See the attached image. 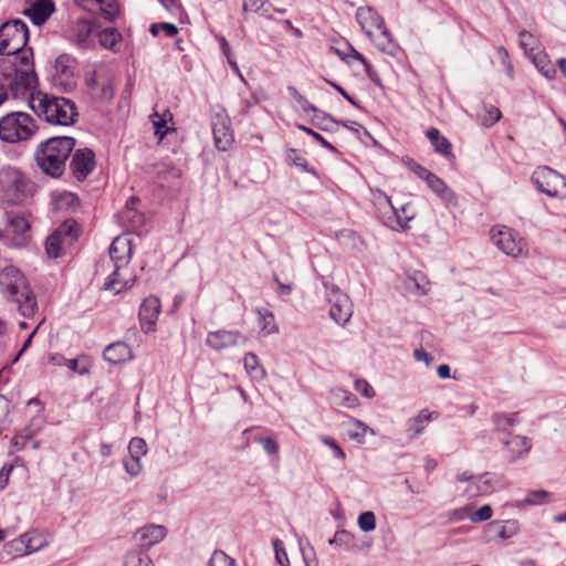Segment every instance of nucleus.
I'll list each match as a JSON object with an SVG mask.
<instances>
[{
	"label": "nucleus",
	"mask_w": 566,
	"mask_h": 566,
	"mask_svg": "<svg viewBox=\"0 0 566 566\" xmlns=\"http://www.w3.org/2000/svg\"><path fill=\"white\" fill-rule=\"evenodd\" d=\"M326 300L331 304L329 316L340 326H345L353 315V304L347 294L335 284L324 283Z\"/></svg>",
	"instance_id": "nucleus-14"
},
{
	"label": "nucleus",
	"mask_w": 566,
	"mask_h": 566,
	"mask_svg": "<svg viewBox=\"0 0 566 566\" xmlns=\"http://www.w3.org/2000/svg\"><path fill=\"white\" fill-rule=\"evenodd\" d=\"M484 109H485V114L481 118V124L483 126L491 127L501 119L502 114L497 107L490 105V106H485Z\"/></svg>",
	"instance_id": "nucleus-48"
},
{
	"label": "nucleus",
	"mask_w": 566,
	"mask_h": 566,
	"mask_svg": "<svg viewBox=\"0 0 566 566\" xmlns=\"http://www.w3.org/2000/svg\"><path fill=\"white\" fill-rule=\"evenodd\" d=\"M33 184L17 168L0 169V190L9 205H20L32 196Z\"/></svg>",
	"instance_id": "nucleus-6"
},
{
	"label": "nucleus",
	"mask_w": 566,
	"mask_h": 566,
	"mask_svg": "<svg viewBox=\"0 0 566 566\" xmlns=\"http://www.w3.org/2000/svg\"><path fill=\"white\" fill-rule=\"evenodd\" d=\"M83 10L99 15L107 21H113L119 13L116 0H74Z\"/></svg>",
	"instance_id": "nucleus-19"
},
{
	"label": "nucleus",
	"mask_w": 566,
	"mask_h": 566,
	"mask_svg": "<svg viewBox=\"0 0 566 566\" xmlns=\"http://www.w3.org/2000/svg\"><path fill=\"white\" fill-rule=\"evenodd\" d=\"M109 260L114 265L113 272L107 276L104 289L119 293L129 287L127 282L122 276L120 271L128 265L132 254L133 245L132 240L127 235L116 237L111 243Z\"/></svg>",
	"instance_id": "nucleus-5"
},
{
	"label": "nucleus",
	"mask_w": 566,
	"mask_h": 566,
	"mask_svg": "<svg viewBox=\"0 0 566 566\" xmlns=\"http://www.w3.org/2000/svg\"><path fill=\"white\" fill-rule=\"evenodd\" d=\"M497 53H499V55L503 60V63L505 65V72H506L507 76L513 78L514 70H513L512 63L509 61V53H507V51L503 46H500L497 49Z\"/></svg>",
	"instance_id": "nucleus-61"
},
{
	"label": "nucleus",
	"mask_w": 566,
	"mask_h": 566,
	"mask_svg": "<svg viewBox=\"0 0 566 566\" xmlns=\"http://www.w3.org/2000/svg\"><path fill=\"white\" fill-rule=\"evenodd\" d=\"M356 389L361 392L365 397H373L375 395L374 389L370 387V385L365 380H357L356 381Z\"/></svg>",
	"instance_id": "nucleus-64"
},
{
	"label": "nucleus",
	"mask_w": 566,
	"mask_h": 566,
	"mask_svg": "<svg viewBox=\"0 0 566 566\" xmlns=\"http://www.w3.org/2000/svg\"><path fill=\"white\" fill-rule=\"evenodd\" d=\"M124 467L126 472L130 476H137L142 472V462L140 458L129 455V458L124 460Z\"/></svg>",
	"instance_id": "nucleus-53"
},
{
	"label": "nucleus",
	"mask_w": 566,
	"mask_h": 566,
	"mask_svg": "<svg viewBox=\"0 0 566 566\" xmlns=\"http://www.w3.org/2000/svg\"><path fill=\"white\" fill-rule=\"evenodd\" d=\"M413 357L417 361H423L427 366H430L434 360L433 356L423 348L415 349Z\"/></svg>",
	"instance_id": "nucleus-62"
},
{
	"label": "nucleus",
	"mask_w": 566,
	"mask_h": 566,
	"mask_svg": "<svg viewBox=\"0 0 566 566\" xmlns=\"http://www.w3.org/2000/svg\"><path fill=\"white\" fill-rule=\"evenodd\" d=\"M36 130L34 119L27 113L13 112L0 119V139L19 143L30 139Z\"/></svg>",
	"instance_id": "nucleus-7"
},
{
	"label": "nucleus",
	"mask_w": 566,
	"mask_h": 566,
	"mask_svg": "<svg viewBox=\"0 0 566 566\" xmlns=\"http://www.w3.org/2000/svg\"><path fill=\"white\" fill-rule=\"evenodd\" d=\"M518 412L505 413L495 412L492 415V421L496 431L509 432L517 423Z\"/></svg>",
	"instance_id": "nucleus-36"
},
{
	"label": "nucleus",
	"mask_w": 566,
	"mask_h": 566,
	"mask_svg": "<svg viewBox=\"0 0 566 566\" xmlns=\"http://www.w3.org/2000/svg\"><path fill=\"white\" fill-rule=\"evenodd\" d=\"M129 455L143 457L147 453V446L144 439L135 437L129 441L128 444Z\"/></svg>",
	"instance_id": "nucleus-51"
},
{
	"label": "nucleus",
	"mask_w": 566,
	"mask_h": 566,
	"mask_svg": "<svg viewBox=\"0 0 566 566\" xmlns=\"http://www.w3.org/2000/svg\"><path fill=\"white\" fill-rule=\"evenodd\" d=\"M99 44L105 48L113 50L114 46L120 40V33L114 28H107L101 32L96 33Z\"/></svg>",
	"instance_id": "nucleus-40"
},
{
	"label": "nucleus",
	"mask_w": 566,
	"mask_h": 566,
	"mask_svg": "<svg viewBox=\"0 0 566 566\" xmlns=\"http://www.w3.org/2000/svg\"><path fill=\"white\" fill-rule=\"evenodd\" d=\"M434 412L422 409L416 417L408 420L407 431L411 438H415L423 432L428 423L431 421V417Z\"/></svg>",
	"instance_id": "nucleus-31"
},
{
	"label": "nucleus",
	"mask_w": 566,
	"mask_h": 566,
	"mask_svg": "<svg viewBox=\"0 0 566 566\" xmlns=\"http://www.w3.org/2000/svg\"><path fill=\"white\" fill-rule=\"evenodd\" d=\"M491 517H492V507L486 504V505L481 506L476 511H474L471 514L470 520L473 523H480V522L488 521Z\"/></svg>",
	"instance_id": "nucleus-56"
},
{
	"label": "nucleus",
	"mask_w": 566,
	"mask_h": 566,
	"mask_svg": "<svg viewBox=\"0 0 566 566\" xmlns=\"http://www.w3.org/2000/svg\"><path fill=\"white\" fill-rule=\"evenodd\" d=\"M75 144L76 140L69 136L51 137L40 143L34 153L38 167L52 178L61 177Z\"/></svg>",
	"instance_id": "nucleus-3"
},
{
	"label": "nucleus",
	"mask_w": 566,
	"mask_h": 566,
	"mask_svg": "<svg viewBox=\"0 0 566 566\" xmlns=\"http://www.w3.org/2000/svg\"><path fill=\"white\" fill-rule=\"evenodd\" d=\"M428 187L447 202H455L457 196L446 182L434 174H430L424 180Z\"/></svg>",
	"instance_id": "nucleus-29"
},
{
	"label": "nucleus",
	"mask_w": 566,
	"mask_h": 566,
	"mask_svg": "<svg viewBox=\"0 0 566 566\" xmlns=\"http://www.w3.org/2000/svg\"><path fill=\"white\" fill-rule=\"evenodd\" d=\"M352 52H353V57L355 60H357L358 62H360L364 66H365V71H366V75L368 76V78L370 81H373L374 83L380 85V80L378 77V74L377 72L374 70V67L367 62V60L365 59V56L363 54H360L359 52H357L356 50L352 49Z\"/></svg>",
	"instance_id": "nucleus-49"
},
{
	"label": "nucleus",
	"mask_w": 566,
	"mask_h": 566,
	"mask_svg": "<svg viewBox=\"0 0 566 566\" xmlns=\"http://www.w3.org/2000/svg\"><path fill=\"white\" fill-rule=\"evenodd\" d=\"M429 281L427 276L421 272H415L408 276L407 286L416 291L419 295H424L429 290Z\"/></svg>",
	"instance_id": "nucleus-41"
},
{
	"label": "nucleus",
	"mask_w": 566,
	"mask_h": 566,
	"mask_svg": "<svg viewBox=\"0 0 566 566\" xmlns=\"http://www.w3.org/2000/svg\"><path fill=\"white\" fill-rule=\"evenodd\" d=\"M356 20L381 51H390L391 39L389 32L385 27L384 19L374 9L370 7L358 8Z\"/></svg>",
	"instance_id": "nucleus-10"
},
{
	"label": "nucleus",
	"mask_w": 566,
	"mask_h": 566,
	"mask_svg": "<svg viewBox=\"0 0 566 566\" xmlns=\"http://www.w3.org/2000/svg\"><path fill=\"white\" fill-rule=\"evenodd\" d=\"M455 481L468 483L463 490V494L469 499H472L494 492L501 482V476L490 472H485L480 475L463 472L455 476Z\"/></svg>",
	"instance_id": "nucleus-12"
},
{
	"label": "nucleus",
	"mask_w": 566,
	"mask_h": 566,
	"mask_svg": "<svg viewBox=\"0 0 566 566\" xmlns=\"http://www.w3.org/2000/svg\"><path fill=\"white\" fill-rule=\"evenodd\" d=\"M4 553L12 558L29 555L21 535L4 545Z\"/></svg>",
	"instance_id": "nucleus-42"
},
{
	"label": "nucleus",
	"mask_w": 566,
	"mask_h": 566,
	"mask_svg": "<svg viewBox=\"0 0 566 566\" xmlns=\"http://www.w3.org/2000/svg\"><path fill=\"white\" fill-rule=\"evenodd\" d=\"M9 227L13 233L23 234L29 229V223L23 217L15 216L10 219Z\"/></svg>",
	"instance_id": "nucleus-55"
},
{
	"label": "nucleus",
	"mask_w": 566,
	"mask_h": 566,
	"mask_svg": "<svg viewBox=\"0 0 566 566\" xmlns=\"http://www.w3.org/2000/svg\"><path fill=\"white\" fill-rule=\"evenodd\" d=\"M54 11L52 0H34L31 1L29 8L23 9V14L28 17L33 24L42 25L51 17Z\"/></svg>",
	"instance_id": "nucleus-23"
},
{
	"label": "nucleus",
	"mask_w": 566,
	"mask_h": 566,
	"mask_svg": "<svg viewBox=\"0 0 566 566\" xmlns=\"http://www.w3.org/2000/svg\"><path fill=\"white\" fill-rule=\"evenodd\" d=\"M549 496V493L545 490L531 491L526 497L517 503V506L522 505H541Z\"/></svg>",
	"instance_id": "nucleus-45"
},
{
	"label": "nucleus",
	"mask_w": 566,
	"mask_h": 566,
	"mask_svg": "<svg viewBox=\"0 0 566 566\" xmlns=\"http://www.w3.org/2000/svg\"><path fill=\"white\" fill-rule=\"evenodd\" d=\"M29 41V30L22 20H11L0 27V54L19 56Z\"/></svg>",
	"instance_id": "nucleus-9"
},
{
	"label": "nucleus",
	"mask_w": 566,
	"mask_h": 566,
	"mask_svg": "<svg viewBox=\"0 0 566 566\" xmlns=\"http://www.w3.org/2000/svg\"><path fill=\"white\" fill-rule=\"evenodd\" d=\"M88 86L92 95L96 98L107 101L111 99L113 96V88L111 84L106 82L99 83L97 78L93 77L90 80Z\"/></svg>",
	"instance_id": "nucleus-39"
},
{
	"label": "nucleus",
	"mask_w": 566,
	"mask_h": 566,
	"mask_svg": "<svg viewBox=\"0 0 566 566\" xmlns=\"http://www.w3.org/2000/svg\"><path fill=\"white\" fill-rule=\"evenodd\" d=\"M29 105L40 118L54 125H71L77 115L72 101L65 97L52 96L40 91L31 95Z\"/></svg>",
	"instance_id": "nucleus-4"
},
{
	"label": "nucleus",
	"mask_w": 566,
	"mask_h": 566,
	"mask_svg": "<svg viewBox=\"0 0 566 566\" xmlns=\"http://www.w3.org/2000/svg\"><path fill=\"white\" fill-rule=\"evenodd\" d=\"M357 524L363 532H371L376 528V516L374 512L366 511L359 514Z\"/></svg>",
	"instance_id": "nucleus-46"
},
{
	"label": "nucleus",
	"mask_w": 566,
	"mask_h": 566,
	"mask_svg": "<svg viewBox=\"0 0 566 566\" xmlns=\"http://www.w3.org/2000/svg\"><path fill=\"white\" fill-rule=\"evenodd\" d=\"M258 315L260 318V325L262 331L266 334H274L277 332V326L274 321V315L269 310H258Z\"/></svg>",
	"instance_id": "nucleus-43"
},
{
	"label": "nucleus",
	"mask_w": 566,
	"mask_h": 566,
	"mask_svg": "<svg viewBox=\"0 0 566 566\" xmlns=\"http://www.w3.org/2000/svg\"><path fill=\"white\" fill-rule=\"evenodd\" d=\"M80 234V226L75 220H66L46 239L45 250L50 258L56 259L64 247H70Z\"/></svg>",
	"instance_id": "nucleus-13"
},
{
	"label": "nucleus",
	"mask_w": 566,
	"mask_h": 566,
	"mask_svg": "<svg viewBox=\"0 0 566 566\" xmlns=\"http://www.w3.org/2000/svg\"><path fill=\"white\" fill-rule=\"evenodd\" d=\"M124 566H154V563L145 552L134 549L126 553Z\"/></svg>",
	"instance_id": "nucleus-37"
},
{
	"label": "nucleus",
	"mask_w": 566,
	"mask_h": 566,
	"mask_svg": "<svg viewBox=\"0 0 566 566\" xmlns=\"http://www.w3.org/2000/svg\"><path fill=\"white\" fill-rule=\"evenodd\" d=\"M0 80L4 82L14 98H31L36 94L35 86L38 77L33 67L31 52H23L22 55L14 56L13 61H0Z\"/></svg>",
	"instance_id": "nucleus-1"
},
{
	"label": "nucleus",
	"mask_w": 566,
	"mask_h": 566,
	"mask_svg": "<svg viewBox=\"0 0 566 566\" xmlns=\"http://www.w3.org/2000/svg\"><path fill=\"white\" fill-rule=\"evenodd\" d=\"M408 167L415 175H417L420 179L423 180H426L427 177L431 174V171H429L427 168L422 167L421 165L413 160L408 161Z\"/></svg>",
	"instance_id": "nucleus-60"
},
{
	"label": "nucleus",
	"mask_w": 566,
	"mask_h": 566,
	"mask_svg": "<svg viewBox=\"0 0 566 566\" xmlns=\"http://www.w3.org/2000/svg\"><path fill=\"white\" fill-rule=\"evenodd\" d=\"M285 160L289 165L295 166L302 171L315 174L314 169L310 167L306 158L295 148H290L286 150Z\"/></svg>",
	"instance_id": "nucleus-38"
},
{
	"label": "nucleus",
	"mask_w": 566,
	"mask_h": 566,
	"mask_svg": "<svg viewBox=\"0 0 566 566\" xmlns=\"http://www.w3.org/2000/svg\"><path fill=\"white\" fill-rule=\"evenodd\" d=\"M66 366L72 371L77 373L80 375H85L88 373V367L85 365L81 366L78 359H76V358L67 359Z\"/></svg>",
	"instance_id": "nucleus-63"
},
{
	"label": "nucleus",
	"mask_w": 566,
	"mask_h": 566,
	"mask_svg": "<svg viewBox=\"0 0 566 566\" xmlns=\"http://www.w3.org/2000/svg\"><path fill=\"white\" fill-rule=\"evenodd\" d=\"M74 60L66 54L60 55L54 63V83L67 84L69 80L73 76Z\"/></svg>",
	"instance_id": "nucleus-28"
},
{
	"label": "nucleus",
	"mask_w": 566,
	"mask_h": 566,
	"mask_svg": "<svg viewBox=\"0 0 566 566\" xmlns=\"http://www.w3.org/2000/svg\"><path fill=\"white\" fill-rule=\"evenodd\" d=\"M296 126L298 129L305 132L307 135H311L315 140L321 143V145L324 148H326L327 150L333 151V153L336 151V148L331 143H328L321 134L314 132L313 129H311L304 125H296Z\"/></svg>",
	"instance_id": "nucleus-57"
},
{
	"label": "nucleus",
	"mask_w": 566,
	"mask_h": 566,
	"mask_svg": "<svg viewBox=\"0 0 566 566\" xmlns=\"http://www.w3.org/2000/svg\"><path fill=\"white\" fill-rule=\"evenodd\" d=\"M240 338H242L244 342L247 340V338L237 331L220 329L208 333L206 343L209 347L216 350H221L231 346H235Z\"/></svg>",
	"instance_id": "nucleus-22"
},
{
	"label": "nucleus",
	"mask_w": 566,
	"mask_h": 566,
	"mask_svg": "<svg viewBox=\"0 0 566 566\" xmlns=\"http://www.w3.org/2000/svg\"><path fill=\"white\" fill-rule=\"evenodd\" d=\"M491 239L494 245L509 256L518 258L527 254L525 240L511 228L504 226L493 227L491 229Z\"/></svg>",
	"instance_id": "nucleus-11"
},
{
	"label": "nucleus",
	"mask_w": 566,
	"mask_h": 566,
	"mask_svg": "<svg viewBox=\"0 0 566 566\" xmlns=\"http://www.w3.org/2000/svg\"><path fill=\"white\" fill-rule=\"evenodd\" d=\"M532 182L541 192L553 198L558 196L560 188H566V177L547 166L538 167L533 172Z\"/></svg>",
	"instance_id": "nucleus-15"
},
{
	"label": "nucleus",
	"mask_w": 566,
	"mask_h": 566,
	"mask_svg": "<svg viewBox=\"0 0 566 566\" xmlns=\"http://www.w3.org/2000/svg\"><path fill=\"white\" fill-rule=\"evenodd\" d=\"M255 441L259 442L260 444H262L264 451L269 454V455H274V454H277L279 452V444L277 442L270 438V437H255Z\"/></svg>",
	"instance_id": "nucleus-54"
},
{
	"label": "nucleus",
	"mask_w": 566,
	"mask_h": 566,
	"mask_svg": "<svg viewBox=\"0 0 566 566\" xmlns=\"http://www.w3.org/2000/svg\"><path fill=\"white\" fill-rule=\"evenodd\" d=\"M504 446L507 448L510 460L515 461L531 451L532 441L525 436H513L504 441Z\"/></svg>",
	"instance_id": "nucleus-26"
},
{
	"label": "nucleus",
	"mask_w": 566,
	"mask_h": 566,
	"mask_svg": "<svg viewBox=\"0 0 566 566\" xmlns=\"http://www.w3.org/2000/svg\"><path fill=\"white\" fill-rule=\"evenodd\" d=\"M124 218L130 222L132 227H140L144 224L145 221L144 214L137 211L136 208L133 211H130V213H128L127 210H125Z\"/></svg>",
	"instance_id": "nucleus-59"
},
{
	"label": "nucleus",
	"mask_w": 566,
	"mask_h": 566,
	"mask_svg": "<svg viewBox=\"0 0 566 566\" xmlns=\"http://www.w3.org/2000/svg\"><path fill=\"white\" fill-rule=\"evenodd\" d=\"M103 356L111 364H120L132 359L133 357L130 347L123 342H116L108 345L105 348Z\"/></svg>",
	"instance_id": "nucleus-27"
},
{
	"label": "nucleus",
	"mask_w": 566,
	"mask_h": 566,
	"mask_svg": "<svg viewBox=\"0 0 566 566\" xmlns=\"http://www.w3.org/2000/svg\"><path fill=\"white\" fill-rule=\"evenodd\" d=\"M353 541V535L343 530L337 531L332 539H329V545H345L348 546L349 543Z\"/></svg>",
	"instance_id": "nucleus-58"
},
{
	"label": "nucleus",
	"mask_w": 566,
	"mask_h": 566,
	"mask_svg": "<svg viewBox=\"0 0 566 566\" xmlns=\"http://www.w3.org/2000/svg\"><path fill=\"white\" fill-rule=\"evenodd\" d=\"M211 125L216 147L227 151L234 142L229 117L223 111L218 112L213 115Z\"/></svg>",
	"instance_id": "nucleus-17"
},
{
	"label": "nucleus",
	"mask_w": 566,
	"mask_h": 566,
	"mask_svg": "<svg viewBox=\"0 0 566 566\" xmlns=\"http://www.w3.org/2000/svg\"><path fill=\"white\" fill-rule=\"evenodd\" d=\"M297 106L304 112H313L314 113V120H317V125L322 129H327L326 122H329L331 124H335V120L327 115L326 113L319 111L316 106L311 104L305 96H302L298 102H296Z\"/></svg>",
	"instance_id": "nucleus-34"
},
{
	"label": "nucleus",
	"mask_w": 566,
	"mask_h": 566,
	"mask_svg": "<svg viewBox=\"0 0 566 566\" xmlns=\"http://www.w3.org/2000/svg\"><path fill=\"white\" fill-rule=\"evenodd\" d=\"M209 566H235V560L224 552H214L209 560Z\"/></svg>",
	"instance_id": "nucleus-52"
},
{
	"label": "nucleus",
	"mask_w": 566,
	"mask_h": 566,
	"mask_svg": "<svg viewBox=\"0 0 566 566\" xmlns=\"http://www.w3.org/2000/svg\"><path fill=\"white\" fill-rule=\"evenodd\" d=\"M427 137L429 138L431 145L434 147V150L444 156V157H448V156H451L452 155V145L451 143L448 140V138H446L444 136H442L439 132V129L437 128H430L428 132H427Z\"/></svg>",
	"instance_id": "nucleus-32"
},
{
	"label": "nucleus",
	"mask_w": 566,
	"mask_h": 566,
	"mask_svg": "<svg viewBox=\"0 0 566 566\" xmlns=\"http://www.w3.org/2000/svg\"><path fill=\"white\" fill-rule=\"evenodd\" d=\"M532 39V34L527 31L520 32V43L524 49L525 54L533 62L541 74H543L547 80H553L556 76L555 65L551 62L547 54L541 50H536L534 48L528 49V41Z\"/></svg>",
	"instance_id": "nucleus-16"
},
{
	"label": "nucleus",
	"mask_w": 566,
	"mask_h": 566,
	"mask_svg": "<svg viewBox=\"0 0 566 566\" xmlns=\"http://www.w3.org/2000/svg\"><path fill=\"white\" fill-rule=\"evenodd\" d=\"M96 33L91 21L77 20L72 28L71 39L81 49H92L95 46Z\"/></svg>",
	"instance_id": "nucleus-21"
},
{
	"label": "nucleus",
	"mask_w": 566,
	"mask_h": 566,
	"mask_svg": "<svg viewBox=\"0 0 566 566\" xmlns=\"http://www.w3.org/2000/svg\"><path fill=\"white\" fill-rule=\"evenodd\" d=\"M247 373L255 380H263L266 377L265 369L260 365L259 358L254 353H247L243 358Z\"/></svg>",
	"instance_id": "nucleus-35"
},
{
	"label": "nucleus",
	"mask_w": 566,
	"mask_h": 566,
	"mask_svg": "<svg viewBox=\"0 0 566 566\" xmlns=\"http://www.w3.org/2000/svg\"><path fill=\"white\" fill-rule=\"evenodd\" d=\"M95 167V154L88 148L76 149L70 163V169L78 181H83Z\"/></svg>",
	"instance_id": "nucleus-18"
},
{
	"label": "nucleus",
	"mask_w": 566,
	"mask_h": 566,
	"mask_svg": "<svg viewBox=\"0 0 566 566\" xmlns=\"http://www.w3.org/2000/svg\"><path fill=\"white\" fill-rule=\"evenodd\" d=\"M329 400L333 405L346 408H355L358 403L357 397L343 388H334L329 391Z\"/></svg>",
	"instance_id": "nucleus-33"
},
{
	"label": "nucleus",
	"mask_w": 566,
	"mask_h": 566,
	"mask_svg": "<svg viewBox=\"0 0 566 566\" xmlns=\"http://www.w3.org/2000/svg\"><path fill=\"white\" fill-rule=\"evenodd\" d=\"M0 293L15 304L18 312L25 318H31L38 311L36 296L25 275L14 265H7L0 271Z\"/></svg>",
	"instance_id": "nucleus-2"
},
{
	"label": "nucleus",
	"mask_w": 566,
	"mask_h": 566,
	"mask_svg": "<svg viewBox=\"0 0 566 566\" xmlns=\"http://www.w3.org/2000/svg\"><path fill=\"white\" fill-rule=\"evenodd\" d=\"M167 116L169 119L172 118V116L169 112L165 113L164 115H159L158 113H155L153 115V125L155 128V135L158 136L159 139H163L169 132V128L166 127Z\"/></svg>",
	"instance_id": "nucleus-44"
},
{
	"label": "nucleus",
	"mask_w": 566,
	"mask_h": 566,
	"mask_svg": "<svg viewBox=\"0 0 566 566\" xmlns=\"http://www.w3.org/2000/svg\"><path fill=\"white\" fill-rule=\"evenodd\" d=\"M160 301L156 296L146 297L139 307V322L140 327L145 333L153 332L155 329L158 316L160 314Z\"/></svg>",
	"instance_id": "nucleus-20"
},
{
	"label": "nucleus",
	"mask_w": 566,
	"mask_h": 566,
	"mask_svg": "<svg viewBox=\"0 0 566 566\" xmlns=\"http://www.w3.org/2000/svg\"><path fill=\"white\" fill-rule=\"evenodd\" d=\"M272 544H273L276 562L281 566H290V559H289V556L285 551L283 542L279 538H275V539H273Z\"/></svg>",
	"instance_id": "nucleus-50"
},
{
	"label": "nucleus",
	"mask_w": 566,
	"mask_h": 566,
	"mask_svg": "<svg viewBox=\"0 0 566 566\" xmlns=\"http://www.w3.org/2000/svg\"><path fill=\"white\" fill-rule=\"evenodd\" d=\"M167 534V530L163 525L149 524L140 527L135 538L143 548H150L151 546L161 542Z\"/></svg>",
	"instance_id": "nucleus-24"
},
{
	"label": "nucleus",
	"mask_w": 566,
	"mask_h": 566,
	"mask_svg": "<svg viewBox=\"0 0 566 566\" xmlns=\"http://www.w3.org/2000/svg\"><path fill=\"white\" fill-rule=\"evenodd\" d=\"M520 524L516 520H509L506 522H491L486 526V533L492 534L489 539L497 537L500 539H507L517 534Z\"/></svg>",
	"instance_id": "nucleus-25"
},
{
	"label": "nucleus",
	"mask_w": 566,
	"mask_h": 566,
	"mask_svg": "<svg viewBox=\"0 0 566 566\" xmlns=\"http://www.w3.org/2000/svg\"><path fill=\"white\" fill-rule=\"evenodd\" d=\"M244 12H260L262 15L270 18V9L265 7L264 0H243Z\"/></svg>",
	"instance_id": "nucleus-47"
},
{
	"label": "nucleus",
	"mask_w": 566,
	"mask_h": 566,
	"mask_svg": "<svg viewBox=\"0 0 566 566\" xmlns=\"http://www.w3.org/2000/svg\"><path fill=\"white\" fill-rule=\"evenodd\" d=\"M21 538L24 542L29 555L49 545L48 535L36 530L25 532L24 534L21 535Z\"/></svg>",
	"instance_id": "nucleus-30"
},
{
	"label": "nucleus",
	"mask_w": 566,
	"mask_h": 566,
	"mask_svg": "<svg viewBox=\"0 0 566 566\" xmlns=\"http://www.w3.org/2000/svg\"><path fill=\"white\" fill-rule=\"evenodd\" d=\"M375 203L378 207L381 222L395 231L409 229L408 223L416 217V212L410 205L407 203L396 208L391 203L390 198L382 191H378V195L375 197Z\"/></svg>",
	"instance_id": "nucleus-8"
}]
</instances>
